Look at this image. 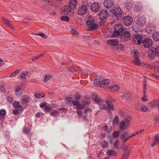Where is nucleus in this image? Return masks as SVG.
I'll list each match as a JSON object with an SVG mask.
<instances>
[{
  "label": "nucleus",
  "mask_w": 159,
  "mask_h": 159,
  "mask_svg": "<svg viewBox=\"0 0 159 159\" xmlns=\"http://www.w3.org/2000/svg\"><path fill=\"white\" fill-rule=\"evenodd\" d=\"M2 20L3 22L8 26L12 29H14V27L13 26L11 21L8 19H6L4 17H2Z\"/></svg>",
  "instance_id": "24"
},
{
  "label": "nucleus",
  "mask_w": 159,
  "mask_h": 159,
  "mask_svg": "<svg viewBox=\"0 0 159 159\" xmlns=\"http://www.w3.org/2000/svg\"><path fill=\"white\" fill-rule=\"evenodd\" d=\"M81 97V95L79 93H77L75 95V100H79L80 98Z\"/></svg>",
  "instance_id": "59"
},
{
  "label": "nucleus",
  "mask_w": 159,
  "mask_h": 159,
  "mask_svg": "<svg viewBox=\"0 0 159 159\" xmlns=\"http://www.w3.org/2000/svg\"><path fill=\"white\" fill-rule=\"evenodd\" d=\"M92 98L93 100L97 104H99L102 103V102L100 97L97 94L93 93L92 94Z\"/></svg>",
  "instance_id": "15"
},
{
  "label": "nucleus",
  "mask_w": 159,
  "mask_h": 159,
  "mask_svg": "<svg viewBox=\"0 0 159 159\" xmlns=\"http://www.w3.org/2000/svg\"><path fill=\"white\" fill-rule=\"evenodd\" d=\"M145 18L143 17L140 16L136 20V23L139 26H143L145 24Z\"/></svg>",
  "instance_id": "16"
},
{
  "label": "nucleus",
  "mask_w": 159,
  "mask_h": 159,
  "mask_svg": "<svg viewBox=\"0 0 159 159\" xmlns=\"http://www.w3.org/2000/svg\"><path fill=\"white\" fill-rule=\"evenodd\" d=\"M2 20L3 22L8 26L12 29H14V27L13 26L11 21L8 19H6L4 17H2Z\"/></svg>",
  "instance_id": "23"
},
{
  "label": "nucleus",
  "mask_w": 159,
  "mask_h": 159,
  "mask_svg": "<svg viewBox=\"0 0 159 159\" xmlns=\"http://www.w3.org/2000/svg\"><path fill=\"white\" fill-rule=\"evenodd\" d=\"M2 20L3 22L8 26L12 29H14V27L13 26L11 21L8 19H6L4 17H2Z\"/></svg>",
  "instance_id": "26"
},
{
  "label": "nucleus",
  "mask_w": 159,
  "mask_h": 159,
  "mask_svg": "<svg viewBox=\"0 0 159 159\" xmlns=\"http://www.w3.org/2000/svg\"><path fill=\"white\" fill-rule=\"evenodd\" d=\"M134 63L136 65H137L139 66H142V63L141 62H139V59H135V60H134Z\"/></svg>",
  "instance_id": "51"
},
{
  "label": "nucleus",
  "mask_w": 159,
  "mask_h": 159,
  "mask_svg": "<svg viewBox=\"0 0 159 159\" xmlns=\"http://www.w3.org/2000/svg\"><path fill=\"white\" fill-rule=\"evenodd\" d=\"M23 131L25 133H29L30 131V129L29 128L25 127H24Z\"/></svg>",
  "instance_id": "57"
},
{
  "label": "nucleus",
  "mask_w": 159,
  "mask_h": 159,
  "mask_svg": "<svg viewBox=\"0 0 159 159\" xmlns=\"http://www.w3.org/2000/svg\"><path fill=\"white\" fill-rule=\"evenodd\" d=\"M50 114L52 116H57L59 115V113L57 110H55L51 112Z\"/></svg>",
  "instance_id": "37"
},
{
  "label": "nucleus",
  "mask_w": 159,
  "mask_h": 159,
  "mask_svg": "<svg viewBox=\"0 0 159 159\" xmlns=\"http://www.w3.org/2000/svg\"><path fill=\"white\" fill-rule=\"evenodd\" d=\"M69 71L72 73L75 72L76 71V70L74 68L71 67H69L68 69Z\"/></svg>",
  "instance_id": "60"
},
{
  "label": "nucleus",
  "mask_w": 159,
  "mask_h": 159,
  "mask_svg": "<svg viewBox=\"0 0 159 159\" xmlns=\"http://www.w3.org/2000/svg\"><path fill=\"white\" fill-rule=\"evenodd\" d=\"M100 19V22H99V25L100 26H103L106 23V21L105 20L106 19Z\"/></svg>",
  "instance_id": "53"
},
{
  "label": "nucleus",
  "mask_w": 159,
  "mask_h": 159,
  "mask_svg": "<svg viewBox=\"0 0 159 159\" xmlns=\"http://www.w3.org/2000/svg\"><path fill=\"white\" fill-rule=\"evenodd\" d=\"M43 1V2L45 3V6H51V5H55L54 4H53L52 3L51 1Z\"/></svg>",
  "instance_id": "39"
},
{
  "label": "nucleus",
  "mask_w": 159,
  "mask_h": 159,
  "mask_svg": "<svg viewBox=\"0 0 159 159\" xmlns=\"http://www.w3.org/2000/svg\"><path fill=\"white\" fill-rule=\"evenodd\" d=\"M106 103L107 105V110L113 111L114 110V106L111 102L107 100Z\"/></svg>",
  "instance_id": "22"
},
{
  "label": "nucleus",
  "mask_w": 159,
  "mask_h": 159,
  "mask_svg": "<svg viewBox=\"0 0 159 159\" xmlns=\"http://www.w3.org/2000/svg\"><path fill=\"white\" fill-rule=\"evenodd\" d=\"M7 100L9 102H11L13 101V99L12 97L8 96L7 97Z\"/></svg>",
  "instance_id": "61"
},
{
  "label": "nucleus",
  "mask_w": 159,
  "mask_h": 159,
  "mask_svg": "<svg viewBox=\"0 0 159 159\" xmlns=\"http://www.w3.org/2000/svg\"><path fill=\"white\" fill-rule=\"evenodd\" d=\"M20 70L19 69V70H17L15 71L12 72L10 75V77H13L14 76H15L18 74V73L19 72Z\"/></svg>",
  "instance_id": "45"
},
{
  "label": "nucleus",
  "mask_w": 159,
  "mask_h": 159,
  "mask_svg": "<svg viewBox=\"0 0 159 159\" xmlns=\"http://www.w3.org/2000/svg\"><path fill=\"white\" fill-rule=\"evenodd\" d=\"M108 16V13L105 10H101L98 15L99 19H106Z\"/></svg>",
  "instance_id": "10"
},
{
  "label": "nucleus",
  "mask_w": 159,
  "mask_h": 159,
  "mask_svg": "<svg viewBox=\"0 0 159 159\" xmlns=\"http://www.w3.org/2000/svg\"><path fill=\"white\" fill-rule=\"evenodd\" d=\"M155 50V48L154 47H152L151 49L148 50V57L151 59L154 58L156 56H157Z\"/></svg>",
  "instance_id": "11"
},
{
  "label": "nucleus",
  "mask_w": 159,
  "mask_h": 159,
  "mask_svg": "<svg viewBox=\"0 0 159 159\" xmlns=\"http://www.w3.org/2000/svg\"><path fill=\"white\" fill-rule=\"evenodd\" d=\"M158 102V100L156 99L150 102L149 103V106L152 107H157V102Z\"/></svg>",
  "instance_id": "31"
},
{
  "label": "nucleus",
  "mask_w": 159,
  "mask_h": 159,
  "mask_svg": "<svg viewBox=\"0 0 159 159\" xmlns=\"http://www.w3.org/2000/svg\"><path fill=\"white\" fill-rule=\"evenodd\" d=\"M85 107V105L83 104L79 103L77 106L76 108L78 109L81 110L83 109Z\"/></svg>",
  "instance_id": "46"
},
{
  "label": "nucleus",
  "mask_w": 159,
  "mask_h": 159,
  "mask_svg": "<svg viewBox=\"0 0 159 159\" xmlns=\"http://www.w3.org/2000/svg\"><path fill=\"white\" fill-rule=\"evenodd\" d=\"M109 79H106L101 81L99 80H94V85L97 87H104L105 85H107L110 83Z\"/></svg>",
  "instance_id": "4"
},
{
  "label": "nucleus",
  "mask_w": 159,
  "mask_h": 159,
  "mask_svg": "<svg viewBox=\"0 0 159 159\" xmlns=\"http://www.w3.org/2000/svg\"><path fill=\"white\" fill-rule=\"evenodd\" d=\"M87 7L85 5H82L78 10V14L81 16L84 15L87 13Z\"/></svg>",
  "instance_id": "14"
},
{
  "label": "nucleus",
  "mask_w": 159,
  "mask_h": 159,
  "mask_svg": "<svg viewBox=\"0 0 159 159\" xmlns=\"http://www.w3.org/2000/svg\"><path fill=\"white\" fill-rule=\"evenodd\" d=\"M114 31L111 35L112 37H117L119 35H121L124 31V29L122 26L120 24L116 25L114 26Z\"/></svg>",
  "instance_id": "1"
},
{
  "label": "nucleus",
  "mask_w": 159,
  "mask_h": 159,
  "mask_svg": "<svg viewBox=\"0 0 159 159\" xmlns=\"http://www.w3.org/2000/svg\"><path fill=\"white\" fill-rule=\"evenodd\" d=\"M148 109V107L147 106H142L141 107V110L142 112H146Z\"/></svg>",
  "instance_id": "52"
},
{
  "label": "nucleus",
  "mask_w": 159,
  "mask_h": 159,
  "mask_svg": "<svg viewBox=\"0 0 159 159\" xmlns=\"http://www.w3.org/2000/svg\"><path fill=\"white\" fill-rule=\"evenodd\" d=\"M122 20L124 25L126 26H129L132 24L133 19L131 16H124L122 18Z\"/></svg>",
  "instance_id": "7"
},
{
  "label": "nucleus",
  "mask_w": 159,
  "mask_h": 159,
  "mask_svg": "<svg viewBox=\"0 0 159 159\" xmlns=\"http://www.w3.org/2000/svg\"><path fill=\"white\" fill-rule=\"evenodd\" d=\"M142 43L145 48H149L153 45V42L152 39L146 38L142 40Z\"/></svg>",
  "instance_id": "8"
},
{
  "label": "nucleus",
  "mask_w": 159,
  "mask_h": 159,
  "mask_svg": "<svg viewBox=\"0 0 159 159\" xmlns=\"http://www.w3.org/2000/svg\"><path fill=\"white\" fill-rule=\"evenodd\" d=\"M155 52L157 54V56H159V46L155 48Z\"/></svg>",
  "instance_id": "64"
},
{
  "label": "nucleus",
  "mask_w": 159,
  "mask_h": 159,
  "mask_svg": "<svg viewBox=\"0 0 159 159\" xmlns=\"http://www.w3.org/2000/svg\"><path fill=\"white\" fill-rule=\"evenodd\" d=\"M2 20L3 22L8 26L12 29H14V27L13 26L11 21L8 19H6L4 17H2Z\"/></svg>",
  "instance_id": "25"
},
{
  "label": "nucleus",
  "mask_w": 159,
  "mask_h": 159,
  "mask_svg": "<svg viewBox=\"0 0 159 159\" xmlns=\"http://www.w3.org/2000/svg\"><path fill=\"white\" fill-rule=\"evenodd\" d=\"M52 109V107H49L47 105L44 108L45 111L46 112H49L50 110Z\"/></svg>",
  "instance_id": "50"
},
{
  "label": "nucleus",
  "mask_w": 159,
  "mask_h": 159,
  "mask_svg": "<svg viewBox=\"0 0 159 159\" xmlns=\"http://www.w3.org/2000/svg\"><path fill=\"white\" fill-rule=\"evenodd\" d=\"M144 131V129H142V130H140L138 132H136L133 133V134H132L130 136H132V137L133 136H135L136 135L139 134L141 133L142 132H143Z\"/></svg>",
  "instance_id": "54"
},
{
  "label": "nucleus",
  "mask_w": 159,
  "mask_h": 159,
  "mask_svg": "<svg viewBox=\"0 0 159 159\" xmlns=\"http://www.w3.org/2000/svg\"><path fill=\"white\" fill-rule=\"evenodd\" d=\"M65 100L66 104L70 105L71 106L72 105V101L73 99L71 97L65 98Z\"/></svg>",
  "instance_id": "33"
},
{
  "label": "nucleus",
  "mask_w": 159,
  "mask_h": 159,
  "mask_svg": "<svg viewBox=\"0 0 159 159\" xmlns=\"http://www.w3.org/2000/svg\"><path fill=\"white\" fill-rule=\"evenodd\" d=\"M119 119L118 117L117 116H116L114 118V119L113 121V124L114 125H117L119 124Z\"/></svg>",
  "instance_id": "36"
},
{
  "label": "nucleus",
  "mask_w": 159,
  "mask_h": 159,
  "mask_svg": "<svg viewBox=\"0 0 159 159\" xmlns=\"http://www.w3.org/2000/svg\"><path fill=\"white\" fill-rule=\"evenodd\" d=\"M52 77V76L49 75H46L45 76L43 81L44 82H46L48 81Z\"/></svg>",
  "instance_id": "35"
},
{
  "label": "nucleus",
  "mask_w": 159,
  "mask_h": 159,
  "mask_svg": "<svg viewBox=\"0 0 159 159\" xmlns=\"http://www.w3.org/2000/svg\"><path fill=\"white\" fill-rule=\"evenodd\" d=\"M107 154L109 156H117L116 151L112 149L108 150L107 152Z\"/></svg>",
  "instance_id": "29"
},
{
  "label": "nucleus",
  "mask_w": 159,
  "mask_h": 159,
  "mask_svg": "<svg viewBox=\"0 0 159 159\" xmlns=\"http://www.w3.org/2000/svg\"><path fill=\"white\" fill-rule=\"evenodd\" d=\"M129 119L125 118L120 123L119 128L121 130H125L129 125Z\"/></svg>",
  "instance_id": "6"
},
{
  "label": "nucleus",
  "mask_w": 159,
  "mask_h": 159,
  "mask_svg": "<svg viewBox=\"0 0 159 159\" xmlns=\"http://www.w3.org/2000/svg\"><path fill=\"white\" fill-rule=\"evenodd\" d=\"M114 16L117 18V20H120L122 17L123 11L119 6H115L112 10Z\"/></svg>",
  "instance_id": "2"
},
{
  "label": "nucleus",
  "mask_w": 159,
  "mask_h": 159,
  "mask_svg": "<svg viewBox=\"0 0 159 159\" xmlns=\"http://www.w3.org/2000/svg\"><path fill=\"white\" fill-rule=\"evenodd\" d=\"M107 43L108 44L110 45L116 46V45H118L119 42L117 39H115L108 40L107 41Z\"/></svg>",
  "instance_id": "21"
},
{
  "label": "nucleus",
  "mask_w": 159,
  "mask_h": 159,
  "mask_svg": "<svg viewBox=\"0 0 159 159\" xmlns=\"http://www.w3.org/2000/svg\"><path fill=\"white\" fill-rule=\"evenodd\" d=\"M33 34L39 36L43 38H45L46 36L45 34L42 33L34 34Z\"/></svg>",
  "instance_id": "49"
},
{
  "label": "nucleus",
  "mask_w": 159,
  "mask_h": 159,
  "mask_svg": "<svg viewBox=\"0 0 159 159\" xmlns=\"http://www.w3.org/2000/svg\"><path fill=\"white\" fill-rule=\"evenodd\" d=\"M77 1H69L68 6L72 9L76 7L78 5Z\"/></svg>",
  "instance_id": "27"
},
{
  "label": "nucleus",
  "mask_w": 159,
  "mask_h": 159,
  "mask_svg": "<svg viewBox=\"0 0 159 159\" xmlns=\"http://www.w3.org/2000/svg\"><path fill=\"white\" fill-rule=\"evenodd\" d=\"M61 19L62 21H68L69 20V18L66 16H61Z\"/></svg>",
  "instance_id": "47"
},
{
  "label": "nucleus",
  "mask_w": 159,
  "mask_h": 159,
  "mask_svg": "<svg viewBox=\"0 0 159 159\" xmlns=\"http://www.w3.org/2000/svg\"><path fill=\"white\" fill-rule=\"evenodd\" d=\"M47 105V103L46 102H44L42 103H40L39 104V106L41 108H44Z\"/></svg>",
  "instance_id": "56"
},
{
  "label": "nucleus",
  "mask_w": 159,
  "mask_h": 159,
  "mask_svg": "<svg viewBox=\"0 0 159 159\" xmlns=\"http://www.w3.org/2000/svg\"><path fill=\"white\" fill-rule=\"evenodd\" d=\"M155 29V27L151 23L148 24L145 29L146 32L148 33H152Z\"/></svg>",
  "instance_id": "18"
},
{
  "label": "nucleus",
  "mask_w": 159,
  "mask_h": 159,
  "mask_svg": "<svg viewBox=\"0 0 159 159\" xmlns=\"http://www.w3.org/2000/svg\"><path fill=\"white\" fill-rule=\"evenodd\" d=\"M6 112L5 110L1 109L0 110V117H3L6 114Z\"/></svg>",
  "instance_id": "48"
},
{
  "label": "nucleus",
  "mask_w": 159,
  "mask_h": 159,
  "mask_svg": "<svg viewBox=\"0 0 159 159\" xmlns=\"http://www.w3.org/2000/svg\"><path fill=\"white\" fill-rule=\"evenodd\" d=\"M102 145L103 148L107 147L108 145V143L104 140L102 142Z\"/></svg>",
  "instance_id": "55"
},
{
  "label": "nucleus",
  "mask_w": 159,
  "mask_h": 159,
  "mask_svg": "<svg viewBox=\"0 0 159 159\" xmlns=\"http://www.w3.org/2000/svg\"><path fill=\"white\" fill-rule=\"evenodd\" d=\"M142 39L143 37L142 36L138 34H136L135 35H134L132 38L133 43L136 44H140Z\"/></svg>",
  "instance_id": "9"
},
{
  "label": "nucleus",
  "mask_w": 159,
  "mask_h": 159,
  "mask_svg": "<svg viewBox=\"0 0 159 159\" xmlns=\"http://www.w3.org/2000/svg\"><path fill=\"white\" fill-rule=\"evenodd\" d=\"M13 106L17 109H22L21 105L20 104L19 102L18 101L14 102L13 104Z\"/></svg>",
  "instance_id": "32"
},
{
  "label": "nucleus",
  "mask_w": 159,
  "mask_h": 159,
  "mask_svg": "<svg viewBox=\"0 0 159 159\" xmlns=\"http://www.w3.org/2000/svg\"><path fill=\"white\" fill-rule=\"evenodd\" d=\"M159 133L156 134L154 136V140L158 142L159 141Z\"/></svg>",
  "instance_id": "63"
},
{
  "label": "nucleus",
  "mask_w": 159,
  "mask_h": 159,
  "mask_svg": "<svg viewBox=\"0 0 159 159\" xmlns=\"http://www.w3.org/2000/svg\"><path fill=\"white\" fill-rule=\"evenodd\" d=\"M119 141L116 140L114 144V147L115 148H118L119 147Z\"/></svg>",
  "instance_id": "58"
},
{
  "label": "nucleus",
  "mask_w": 159,
  "mask_h": 159,
  "mask_svg": "<svg viewBox=\"0 0 159 159\" xmlns=\"http://www.w3.org/2000/svg\"><path fill=\"white\" fill-rule=\"evenodd\" d=\"M120 133L118 130L114 131L112 134V136L114 138H117L119 136Z\"/></svg>",
  "instance_id": "40"
},
{
  "label": "nucleus",
  "mask_w": 159,
  "mask_h": 159,
  "mask_svg": "<svg viewBox=\"0 0 159 159\" xmlns=\"http://www.w3.org/2000/svg\"><path fill=\"white\" fill-rule=\"evenodd\" d=\"M130 1H126V2L125 3V6L128 9L132 7V3L129 2Z\"/></svg>",
  "instance_id": "42"
},
{
  "label": "nucleus",
  "mask_w": 159,
  "mask_h": 159,
  "mask_svg": "<svg viewBox=\"0 0 159 159\" xmlns=\"http://www.w3.org/2000/svg\"><path fill=\"white\" fill-rule=\"evenodd\" d=\"M94 23L95 21L93 20H89L86 21V23L88 26L87 30H93L97 29L98 25Z\"/></svg>",
  "instance_id": "3"
},
{
  "label": "nucleus",
  "mask_w": 159,
  "mask_h": 159,
  "mask_svg": "<svg viewBox=\"0 0 159 159\" xmlns=\"http://www.w3.org/2000/svg\"><path fill=\"white\" fill-rule=\"evenodd\" d=\"M45 96V95L44 93L43 94L41 95V94L39 93H34V96L35 98H43Z\"/></svg>",
  "instance_id": "38"
},
{
  "label": "nucleus",
  "mask_w": 159,
  "mask_h": 159,
  "mask_svg": "<svg viewBox=\"0 0 159 159\" xmlns=\"http://www.w3.org/2000/svg\"><path fill=\"white\" fill-rule=\"evenodd\" d=\"M25 75L22 72V73L21 74V75H19V76L21 78V80H26V79L25 78Z\"/></svg>",
  "instance_id": "62"
},
{
  "label": "nucleus",
  "mask_w": 159,
  "mask_h": 159,
  "mask_svg": "<svg viewBox=\"0 0 159 159\" xmlns=\"http://www.w3.org/2000/svg\"><path fill=\"white\" fill-rule=\"evenodd\" d=\"M130 148H129L128 145H126L125 146L123 154L122 157L123 159H127L128 158L130 152Z\"/></svg>",
  "instance_id": "17"
},
{
  "label": "nucleus",
  "mask_w": 159,
  "mask_h": 159,
  "mask_svg": "<svg viewBox=\"0 0 159 159\" xmlns=\"http://www.w3.org/2000/svg\"><path fill=\"white\" fill-rule=\"evenodd\" d=\"M30 100V97L28 96H26L25 98H24L21 100V102L22 103L26 104L29 102Z\"/></svg>",
  "instance_id": "34"
},
{
  "label": "nucleus",
  "mask_w": 159,
  "mask_h": 159,
  "mask_svg": "<svg viewBox=\"0 0 159 159\" xmlns=\"http://www.w3.org/2000/svg\"><path fill=\"white\" fill-rule=\"evenodd\" d=\"M71 9L69 6L66 5L61 9V14L68 15L71 12Z\"/></svg>",
  "instance_id": "13"
},
{
  "label": "nucleus",
  "mask_w": 159,
  "mask_h": 159,
  "mask_svg": "<svg viewBox=\"0 0 159 159\" xmlns=\"http://www.w3.org/2000/svg\"><path fill=\"white\" fill-rule=\"evenodd\" d=\"M131 35L130 33L124 29V31L121 34V39L122 41L125 42L131 39Z\"/></svg>",
  "instance_id": "5"
},
{
  "label": "nucleus",
  "mask_w": 159,
  "mask_h": 159,
  "mask_svg": "<svg viewBox=\"0 0 159 159\" xmlns=\"http://www.w3.org/2000/svg\"><path fill=\"white\" fill-rule=\"evenodd\" d=\"M116 48L117 49L120 50L121 51H123L124 50V46L122 44H119L118 43V45H116Z\"/></svg>",
  "instance_id": "44"
},
{
  "label": "nucleus",
  "mask_w": 159,
  "mask_h": 159,
  "mask_svg": "<svg viewBox=\"0 0 159 159\" xmlns=\"http://www.w3.org/2000/svg\"><path fill=\"white\" fill-rule=\"evenodd\" d=\"M103 4L104 7L106 8L112 7L114 4L113 1H104Z\"/></svg>",
  "instance_id": "19"
},
{
  "label": "nucleus",
  "mask_w": 159,
  "mask_h": 159,
  "mask_svg": "<svg viewBox=\"0 0 159 159\" xmlns=\"http://www.w3.org/2000/svg\"><path fill=\"white\" fill-rule=\"evenodd\" d=\"M128 135V133L127 132H124L122 133L120 135L121 139H124L125 138L126 136Z\"/></svg>",
  "instance_id": "43"
},
{
  "label": "nucleus",
  "mask_w": 159,
  "mask_h": 159,
  "mask_svg": "<svg viewBox=\"0 0 159 159\" xmlns=\"http://www.w3.org/2000/svg\"><path fill=\"white\" fill-rule=\"evenodd\" d=\"M108 89L110 91L113 92L118 91L119 89V87L116 85H114L110 86Z\"/></svg>",
  "instance_id": "28"
},
{
  "label": "nucleus",
  "mask_w": 159,
  "mask_h": 159,
  "mask_svg": "<svg viewBox=\"0 0 159 159\" xmlns=\"http://www.w3.org/2000/svg\"><path fill=\"white\" fill-rule=\"evenodd\" d=\"M24 92V90L20 86L17 87L15 90V92L16 95L17 97H20V96Z\"/></svg>",
  "instance_id": "20"
},
{
  "label": "nucleus",
  "mask_w": 159,
  "mask_h": 159,
  "mask_svg": "<svg viewBox=\"0 0 159 159\" xmlns=\"http://www.w3.org/2000/svg\"><path fill=\"white\" fill-rule=\"evenodd\" d=\"M153 39L156 41H159V32H155L152 34Z\"/></svg>",
  "instance_id": "30"
},
{
  "label": "nucleus",
  "mask_w": 159,
  "mask_h": 159,
  "mask_svg": "<svg viewBox=\"0 0 159 159\" xmlns=\"http://www.w3.org/2000/svg\"><path fill=\"white\" fill-rule=\"evenodd\" d=\"M123 97L124 98H125L126 99H129L130 97L131 96V94L129 93H123Z\"/></svg>",
  "instance_id": "41"
},
{
  "label": "nucleus",
  "mask_w": 159,
  "mask_h": 159,
  "mask_svg": "<svg viewBox=\"0 0 159 159\" xmlns=\"http://www.w3.org/2000/svg\"><path fill=\"white\" fill-rule=\"evenodd\" d=\"M90 9L92 12H98L100 9L99 3L96 2H93L91 5Z\"/></svg>",
  "instance_id": "12"
}]
</instances>
